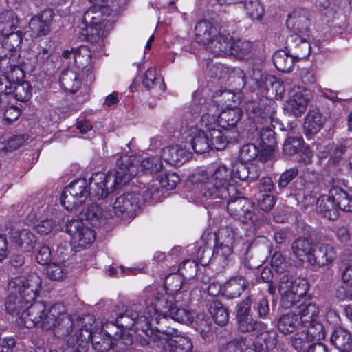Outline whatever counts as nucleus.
I'll return each mask as SVG.
<instances>
[{"label":"nucleus","mask_w":352,"mask_h":352,"mask_svg":"<svg viewBox=\"0 0 352 352\" xmlns=\"http://www.w3.org/2000/svg\"><path fill=\"white\" fill-rule=\"evenodd\" d=\"M193 318L194 315L192 312L186 309L179 308L175 303L170 312L165 317H162L159 319L157 317H155L156 323L158 324V327L146 330V336L149 338V341L144 340L142 344H148L152 342H157L158 345L161 346L178 332L175 328L168 325L171 320L188 324L193 321Z\"/></svg>","instance_id":"f257e3e1"},{"label":"nucleus","mask_w":352,"mask_h":352,"mask_svg":"<svg viewBox=\"0 0 352 352\" xmlns=\"http://www.w3.org/2000/svg\"><path fill=\"white\" fill-rule=\"evenodd\" d=\"M319 209L329 219L338 217V210L352 211V199L346 190V186L340 180L333 179L327 195L321 196L318 201Z\"/></svg>","instance_id":"f03ea898"},{"label":"nucleus","mask_w":352,"mask_h":352,"mask_svg":"<svg viewBox=\"0 0 352 352\" xmlns=\"http://www.w3.org/2000/svg\"><path fill=\"white\" fill-rule=\"evenodd\" d=\"M112 10L107 5H95L85 12L82 20L89 34V41L98 42L106 36V30L113 23V20L109 19Z\"/></svg>","instance_id":"7ed1b4c3"},{"label":"nucleus","mask_w":352,"mask_h":352,"mask_svg":"<svg viewBox=\"0 0 352 352\" xmlns=\"http://www.w3.org/2000/svg\"><path fill=\"white\" fill-rule=\"evenodd\" d=\"M278 290L282 294V306L286 309L294 308L307 293L309 285L304 278L292 279L284 274L280 278Z\"/></svg>","instance_id":"20e7f679"},{"label":"nucleus","mask_w":352,"mask_h":352,"mask_svg":"<svg viewBox=\"0 0 352 352\" xmlns=\"http://www.w3.org/2000/svg\"><path fill=\"white\" fill-rule=\"evenodd\" d=\"M146 296V301L147 304H149L152 307L149 309L147 317H149V320H153V322H155L156 317L160 318L165 317L166 314L170 312L171 308L174 305L175 302H178L179 300L177 299L180 298V294H178L175 296L173 294H170L167 292H160L153 290L152 287H147L144 292Z\"/></svg>","instance_id":"39448f33"},{"label":"nucleus","mask_w":352,"mask_h":352,"mask_svg":"<svg viewBox=\"0 0 352 352\" xmlns=\"http://www.w3.org/2000/svg\"><path fill=\"white\" fill-rule=\"evenodd\" d=\"M198 188L201 196L209 205L219 204L222 200H228L229 197L238 193L235 186L226 188L208 176L199 182Z\"/></svg>","instance_id":"423d86ee"},{"label":"nucleus","mask_w":352,"mask_h":352,"mask_svg":"<svg viewBox=\"0 0 352 352\" xmlns=\"http://www.w3.org/2000/svg\"><path fill=\"white\" fill-rule=\"evenodd\" d=\"M89 195L86 179H79L68 185L60 197V203L67 210L80 205Z\"/></svg>","instance_id":"0eeeda50"},{"label":"nucleus","mask_w":352,"mask_h":352,"mask_svg":"<svg viewBox=\"0 0 352 352\" xmlns=\"http://www.w3.org/2000/svg\"><path fill=\"white\" fill-rule=\"evenodd\" d=\"M227 210L230 215L244 223L251 222L256 224L254 204L243 197L231 196L228 199Z\"/></svg>","instance_id":"6e6552de"},{"label":"nucleus","mask_w":352,"mask_h":352,"mask_svg":"<svg viewBox=\"0 0 352 352\" xmlns=\"http://www.w3.org/2000/svg\"><path fill=\"white\" fill-rule=\"evenodd\" d=\"M10 287L30 303L35 299L41 288V278L37 273H30L23 278H14L9 283Z\"/></svg>","instance_id":"1a4fd4ad"},{"label":"nucleus","mask_w":352,"mask_h":352,"mask_svg":"<svg viewBox=\"0 0 352 352\" xmlns=\"http://www.w3.org/2000/svg\"><path fill=\"white\" fill-rule=\"evenodd\" d=\"M117 325L122 329H131L135 324H137V329L141 328L142 331L146 333V330L153 328V320H149L146 315H140L139 312V306H133L126 309L124 314H120L116 318Z\"/></svg>","instance_id":"9d476101"},{"label":"nucleus","mask_w":352,"mask_h":352,"mask_svg":"<svg viewBox=\"0 0 352 352\" xmlns=\"http://www.w3.org/2000/svg\"><path fill=\"white\" fill-rule=\"evenodd\" d=\"M141 205V194L137 192L124 193L116 198L113 203L116 215L122 217L133 218Z\"/></svg>","instance_id":"9b49d317"},{"label":"nucleus","mask_w":352,"mask_h":352,"mask_svg":"<svg viewBox=\"0 0 352 352\" xmlns=\"http://www.w3.org/2000/svg\"><path fill=\"white\" fill-rule=\"evenodd\" d=\"M137 174L136 167L130 162L127 156L121 157L116 163V167L113 172H109V182L112 187H119L128 183Z\"/></svg>","instance_id":"f8f14e48"},{"label":"nucleus","mask_w":352,"mask_h":352,"mask_svg":"<svg viewBox=\"0 0 352 352\" xmlns=\"http://www.w3.org/2000/svg\"><path fill=\"white\" fill-rule=\"evenodd\" d=\"M270 251V245L265 239L256 240L245 254V265L249 269L258 268L267 260Z\"/></svg>","instance_id":"ddd939ff"},{"label":"nucleus","mask_w":352,"mask_h":352,"mask_svg":"<svg viewBox=\"0 0 352 352\" xmlns=\"http://www.w3.org/2000/svg\"><path fill=\"white\" fill-rule=\"evenodd\" d=\"M66 232L75 243L84 248L91 244L96 239V232L92 229L85 226L83 222L78 219H72L66 224Z\"/></svg>","instance_id":"4468645a"},{"label":"nucleus","mask_w":352,"mask_h":352,"mask_svg":"<svg viewBox=\"0 0 352 352\" xmlns=\"http://www.w3.org/2000/svg\"><path fill=\"white\" fill-rule=\"evenodd\" d=\"M47 311L46 305L43 302H34L28 305V307L23 311L21 315L16 318L19 326L28 329L40 325L44 312Z\"/></svg>","instance_id":"2eb2a0df"},{"label":"nucleus","mask_w":352,"mask_h":352,"mask_svg":"<svg viewBox=\"0 0 352 352\" xmlns=\"http://www.w3.org/2000/svg\"><path fill=\"white\" fill-rule=\"evenodd\" d=\"M336 257V250L330 244L317 243L314 245L312 254L309 255L308 263L319 267L331 263Z\"/></svg>","instance_id":"dca6fc26"},{"label":"nucleus","mask_w":352,"mask_h":352,"mask_svg":"<svg viewBox=\"0 0 352 352\" xmlns=\"http://www.w3.org/2000/svg\"><path fill=\"white\" fill-rule=\"evenodd\" d=\"M116 188V187L111 188L108 175L100 172L92 175L88 184L89 195L98 199L106 198Z\"/></svg>","instance_id":"f3484780"},{"label":"nucleus","mask_w":352,"mask_h":352,"mask_svg":"<svg viewBox=\"0 0 352 352\" xmlns=\"http://www.w3.org/2000/svg\"><path fill=\"white\" fill-rule=\"evenodd\" d=\"M10 241L11 247L24 252H30L34 248L37 237L30 230L23 229L12 231Z\"/></svg>","instance_id":"a211bd4d"},{"label":"nucleus","mask_w":352,"mask_h":352,"mask_svg":"<svg viewBox=\"0 0 352 352\" xmlns=\"http://www.w3.org/2000/svg\"><path fill=\"white\" fill-rule=\"evenodd\" d=\"M219 35L217 28L208 20L198 21L195 27V39L200 45L209 50L214 38Z\"/></svg>","instance_id":"6ab92c4d"},{"label":"nucleus","mask_w":352,"mask_h":352,"mask_svg":"<svg viewBox=\"0 0 352 352\" xmlns=\"http://www.w3.org/2000/svg\"><path fill=\"white\" fill-rule=\"evenodd\" d=\"M274 80L272 76H263L258 69H253L252 74L244 75L243 77L245 85H248L252 89H258L261 91H268L270 89L269 85H271L272 88L274 87L276 89L281 86L279 82Z\"/></svg>","instance_id":"aec40b11"},{"label":"nucleus","mask_w":352,"mask_h":352,"mask_svg":"<svg viewBox=\"0 0 352 352\" xmlns=\"http://www.w3.org/2000/svg\"><path fill=\"white\" fill-rule=\"evenodd\" d=\"M227 352H263L264 346L262 342L250 337L239 336L230 340L226 346Z\"/></svg>","instance_id":"412c9836"},{"label":"nucleus","mask_w":352,"mask_h":352,"mask_svg":"<svg viewBox=\"0 0 352 352\" xmlns=\"http://www.w3.org/2000/svg\"><path fill=\"white\" fill-rule=\"evenodd\" d=\"M53 16V10L45 9L40 14L32 17L29 23V28L32 36H41L46 35L50 30Z\"/></svg>","instance_id":"4be33fe9"},{"label":"nucleus","mask_w":352,"mask_h":352,"mask_svg":"<svg viewBox=\"0 0 352 352\" xmlns=\"http://www.w3.org/2000/svg\"><path fill=\"white\" fill-rule=\"evenodd\" d=\"M189 157L190 153L177 144L166 146L161 152V157L166 163L175 166H181L189 159Z\"/></svg>","instance_id":"5701e85b"},{"label":"nucleus","mask_w":352,"mask_h":352,"mask_svg":"<svg viewBox=\"0 0 352 352\" xmlns=\"http://www.w3.org/2000/svg\"><path fill=\"white\" fill-rule=\"evenodd\" d=\"M287 26L295 33L303 34L309 31L310 24L308 12L304 9H296L289 14Z\"/></svg>","instance_id":"b1692460"},{"label":"nucleus","mask_w":352,"mask_h":352,"mask_svg":"<svg viewBox=\"0 0 352 352\" xmlns=\"http://www.w3.org/2000/svg\"><path fill=\"white\" fill-rule=\"evenodd\" d=\"M231 172L232 177L234 176L241 181L249 182L256 180L260 176V170L256 164L242 161L234 164Z\"/></svg>","instance_id":"393cba45"},{"label":"nucleus","mask_w":352,"mask_h":352,"mask_svg":"<svg viewBox=\"0 0 352 352\" xmlns=\"http://www.w3.org/2000/svg\"><path fill=\"white\" fill-rule=\"evenodd\" d=\"M155 344L157 347L162 348V352H191L192 343L190 339L186 336H178L176 333L173 337L169 338L161 346Z\"/></svg>","instance_id":"a878e982"},{"label":"nucleus","mask_w":352,"mask_h":352,"mask_svg":"<svg viewBox=\"0 0 352 352\" xmlns=\"http://www.w3.org/2000/svg\"><path fill=\"white\" fill-rule=\"evenodd\" d=\"M78 221H86L91 226L98 227L105 223L107 217L102 208L97 204H91L85 208L79 214Z\"/></svg>","instance_id":"bb28decb"},{"label":"nucleus","mask_w":352,"mask_h":352,"mask_svg":"<svg viewBox=\"0 0 352 352\" xmlns=\"http://www.w3.org/2000/svg\"><path fill=\"white\" fill-rule=\"evenodd\" d=\"M287 47L295 58L300 59L307 56L310 53V45L298 34L290 35L286 40Z\"/></svg>","instance_id":"cd10ccee"},{"label":"nucleus","mask_w":352,"mask_h":352,"mask_svg":"<svg viewBox=\"0 0 352 352\" xmlns=\"http://www.w3.org/2000/svg\"><path fill=\"white\" fill-rule=\"evenodd\" d=\"M294 309V307H292ZM297 315L302 326L310 325L316 319L319 310L315 303L307 300H303L300 304L295 305Z\"/></svg>","instance_id":"c85d7f7f"},{"label":"nucleus","mask_w":352,"mask_h":352,"mask_svg":"<svg viewBox=\"0 0 352 352\" xmlns=\"http://www.w3.org/2000/svg\"><path fill=\"white\" fill-rule=\"evenodd\" d=\"M330 342L340 351L351 352L352 350V336L351 333L340 327H336L330 336Z\"/></svg>","instance_id":"c756f323"},{"label":"nucleus","mask_w":352,"mask_h":352,"mask_svg":"<svg viewBox=\"0 0 352 352\" xmlns=\"http://www.w3.org/2000/svg\"><path fill=\"white\" fill-rule=\"evenodd\" d=\"M243 115V112L239 107L225 109L218 115L219 125L226 130L235 128L241 121Z\"/></svg>","instance_id":"7c9ffc66"},{"label":"nucleus","mask_w":352,"mask_h":352,"mask_svg":"<svg viewBox=\"0 0 352 352\" xmlns=\"http://www.w3.org/2000/svg\"><path fill=\"white\" fill-rule=\"evenodd\" d=\"M82 327L75 333L77 343L86 344L89 346V340L91 341L92 337L96 332L93 331V324L96 322V318L94 315L87 314L81 317L80 320Z\"/></svg>","instance_id":"2f4dec72"},{"label":"nucleus","mask_w":352,"mask_h":352,"mask_svg":"<svg viewBox=\"0 0 352 352\" xmlns=\"http://www.w3.org/2000/svg\"><path fill=\"white\" fill-rule=\"evenodd\" d=\"M30 302H26L22 296L12 289L5 301L6 310L13 316L19 317L23 311L26 309Z\"/></svg>","instance_id":"473e14b6"},{"label":"nucleus","mask_w":352,"mask_h":352,"mask_svg":"<svg viewBox=\"0 0 352 352\" xmlns=\"http://www.w3.org/2000/svg\"><path fill=\"white\" fill-rule=\"evenodd\" d=\"M307 98L298 90L292 94L285 104V109L296 117L302 116L307 107Z\"/></svg>","instance_id":"72a5a7b5"},{"label":"nucleus","mask_w":352,"mask_h":352,"mask_svg":"<svg viewBox=\"0 0 352 352\" xmlns=\"http://www.w3.org/2000/svg\"><path fill=\"white\" fill-rule=\"evenodd\" d=\"M232 38L230 35L219 34L209 47V51L215 56H230L232 50Z\"/></svg>","instance_id":"f704fd0d"},{"label":"nucleus","mask_w":352,"mask_h":352,"mask_svg":"<svg viewBox=\"0 0 352 352\" xmlns=\"http://www.w3.org/2000/svg\"><path fill=\"white\" fill-rule=\"evenodd\" d=\"M29 64L32 69H34L37 66L43 65L47 60H50L52 56V51L50 47L47 44L43 46L41 44L34 45L31 52L28 53Z\"/></svg>","instance_id":"c9c22d12"},{"label":"nucleus","mask_w":352,"mask_h":352,"mask_svg":"<svg viewBox=\"0 0 352 352\" xmlns=\"http://www.w3.org/2000/svg\"><path fill=\"white\" fill-rule=\"evenodd\" d=\"M314 248L312 240L305 237H299L292 243L293 255L301 261H303L306 257L308 262L309 256L312 254Z\"/></svg>","instance_id":"e433bc0d"},{"label":"nucleus","mask_w":352,"mask_h":352,"mask_svg":"<svg viewBox=\"0 0 352 352\" xmlns=\"http://www.w3.org/2000/svg\"><path fill=\"white\" fill-rule=\"evenodd\" d=\"M261 126L262 125L256 124L252 126L253 133H256L263 147L272 151L276 144V134L270 126L266 127H261Z\"/></svg>","instance_id":"4c0bfd02"},{"label":"nucleus","mask_w":352,"mask_h":352,"mask_svg":"<svg viewBox=\"0 0 352 352\" xmlns=\"http://www.w3.org/2000/svg\"><path fill=\"white\" fill-rule=\"evenodd\" d=\"M245 109L249 119L254 125H263L271 122V116L269 113L262 111L259 104L255 101H249L245 104Z\"/></svg>","instance_id":"58836bf2"},{"label":"nucleus","mask_w":352,"mask_h":352,"mask_svg":"<svg viewBox=\"0 0 352 352\" xmlns=\"http://www.w3.org/2000/svg\"><path fill=\"white\" fill-rule=\"evenodd\" d=\"M324 120L321 113L316 110L309 111L305 117L304 130L306 136L310 138L317 133L323 126Z\"/></svg>","instance_id":"ea45409f"},{"label":"nucleus","mask_w":352,"mask_h":352,"mask_svg":"<svg viewBox=\"0 0 352 352\" xmlns=\"http://www.w3.org/2000/svg\"><path fill=\"white\" fill-rule=\"evenodd\" d=\"M301 324L299 316L293 311L283 314L278 322V329L283 334L293 333Z\"/></svg>","instance_id":"a19ab883"},{"label":"nucleus","mask_w":352,"mask_h":352,"mask_svg":"<svg viewBox=\"0 0 352 352\" xmlns=\"http://www.w3.org/2000/svg\"><path fill=\"white\" fill-rule=\"evenodd\" d=\"M73 325L74 321L71 316L63 310L52 330L57 338H64L72 333Z\"/></svg>","instance_id":"79ce46f5"},{"label":"nucleus","mask_w":352,"mask_h":352,"mask_svg":"<svg viewBox=\"0 0 352 352\" xmlns=\"http://www.w3.org/2000/svg\"><path fill=\"white\" fill-rule=\"evenodd\" d=\"M60 84L65 91L75 93L80 87V80L76 72L72 69L63 70L59 78Z\"/></svg>","instance_id":"37998d69"},{"label":"nucleus","mask_w":352,"mask_h":352,"mask_svg":"<svg viewBox=\"0 0 352 352\" xmlns=\"http://www.w3.org/2000/svg\"><path fill=\"white\" fill-rule=\"evenodd\" d=\"M248 285L249 283L245 277H233L226 283L225 292L228 297L234 298L239 297Z\"/></svg>","instance_id":"c03bdc74"},{"label":"nucleus","mask_w":352,"mask_h":352,"mask_svg":"<svg viewBox=\"0 0 352 352\" xmlns=\"http://www.w3.org/2000/svg\"><path fill=\"white\" fill-rule=\"evenodd\" d=\"M209 135L203 130H196L191 140V146L197 153L203 154L212 150Z\"/></svg>","instance_id":"a18cd8bd"},{"label":"nucleus","mask_w":352,"mask_h":352,"mask_svg":"<svg viewBox=\"0 0 352 352\" xmlns=\"http://www.w3.org/2000/svg\"><path fill=\"white\" fill-rule=\"evenodd\" d=\"M295 57L284 50L276 52L273 56V62L276 68L282 72H289L294 64Z\"/></svg>","instance_id":"49530a36"},{"label":"nucleus","mask_w":352,"mask_h":352,"mask_svg":"<svg viewBox=\"0 0 352 352\" xmlns=\"http://www.w3.org/2000/svg\"><path fill=\"white\" fill-rule=\"evenodd\" d=\"M63 309V307L60 304H55L51 306L44 312L39 327L44 330L53 329Z\"/></svg>","instance_id":"de8ad7c7"},{"label":"nucleus","mask_w":352,"mask_h":352,"mask_svg":"<svg viewBox=\"0 0 352 352\" xmlns=\"http://www.w3.org/2000/svg\"><path fill=\"white\" fill-rule=\"evenodd\" d=\"M214 182H217L220 186H224L226 188L230 186H235L230 184L232 179V172L225 164H221L215 167L210 175H207Z\"/></svg>","instance_id":"09e8293b"},{"label":"nucleus","mask_w":352,"mask_h":352,"mask_svg":"<svg viewBox=\"0 0 352 352\" xmlns=\"http://www.w3.org/2000/svg\"><path fill=\"white\" fill-rule=\"evenodd\" d=\"M236 321L239 331L243 333L265 329V324L254 318L252 315L237 318Z\"/></svg>","instance_id":"8fccbe9b"},{"label":"nucleus","mask_w":352,"mask_h":352,"mask_svg":"<svg viewBox=\"0 0 352 352\" xmlns=\"http://www.w3.org/2000/svg\"><path fill=\"white\" fill-rule=\"evenodd\" d=\"M218 107L214 102L209 104L208 112L204 113L201 119V126L204 127L208 131H211L219 126L218 123Z\"/></svg>","instance_id":"3c124183"},{"label":"nucleus","mask_w":352,"mask_h":352,"mask_svg":"<svg viewBox=\"0 0 352 352\" xmlns=\"http://www.w3.org/2000/svg\"><path fill=\"white\" fill-rule=\"evenodd\" d=\"M208 309L217 324L224 325L228 323L229 320L228 312L220 301L213 300L210 304Z\"/></svg>","instance_id":"603ef678"},{"label":"nucleus","mask_w":352,"mask_h":352,"mask_svg":"<svg viewBox=\"0 0 352 352\" xmlns=\"http://www.w3.org/2000/svg\"><path fill=\"white\" fill-rule=\"evenodd\" d=\"M11 86L12 87V98L23 102L30 100L32 95L31 85L28 81L11 82Z\"/></svg>","instance_id":"864d4df0"},{"label":"nucleus","mask_w":352,"mask_h":352,"mask_svg":"<svg viewBox=\"0 0 352 352\" xmlns=\"http://www.w3.org/2000/svg\"><path fill=\"white\" fill-rule=\"evenodd\" d=\"M92 346L98 352H107L113 347V340L104 333L96 332L91 340Z\"/></svg>","instance_id":"5fc2aeb1"},{"label":"nucleus","mask_w":352,"mask_h":352,"mask_svg":"<svg viewBox=\"0 0 352 352\" xmlns=\"http://www.w3.org/2000/svg\"><path fill=\"white\" fill-rule=\"evenodd\" d=\"M240 239L238 229L232 226H228L221 228L219 232L217 240L221 243L233 246Z\"/></svg>","instance_id":"6e6d98bb"},{"label":"nucleus","mask_w":352,"mask_h":352,"mask_svg":"<svg viewBox=\"0 0 352 352\" xmlns=\"http://www.w3.org/2000/svg\"><path fill=\"white\" fill-rule=\"evenodd\" d=\"M257 340L263 342L264 351L273 349L276 345V332L274 329L267 330L265 325V329L258 331Z\"/></svg>","instance_id":"4d7b16f0"},{"label":"nucleus","mask_w":352,"mask_h":352,"mask_svg":"<svg viewBox=\"0 0 352 352\" xmlns=\"http://www.w3.org/2000/svg\"><path fill=\"white\" fill-rule=\"evenodd\" d=\"M311 341L312 338L305 330H302L296 333L292 338V345L298 352H307Z\"/></svg>","instance_id":"13d9d810"},{"label":"nucleus","mask_w":352,"mask_h":352,"mask_svg":"<svg viewBox=\"0 0 352 352\" xmlns=\"http://www.w3.org/2000/svg\"><path fill=\"white\" fill-rule=\"evenodd\" d=\"M303 143L301 137L289 136L284 142L283 151L286 155H294L302 151Z\"/></svg>","instance_id":"bf43d9fd"},{"label":"nucleus","mask_w":352,"mask_h":352,"mask_svg":"<svg viewBox=\"0 0 352 352\" xmlns=\"http://www.w3.org/2000/svg\"><path fill=\"white\" fill-rule=\"evenodd\" d=\"M133 344L132 336L124 330H120L118 336L113 338V347L117 351L124 352L127 351Z\"/></svg>","instance_id":"052dcab7"},{"label":"nucleus","mask_w":352,"mask_h":352,"mask_svg":"<svg viewBox=\"0 0 352 352\" xmlns=\"http://www.w3.org/2000/svg\"><path fill=\"white\" fill-rule=\"evenodd\" d=\"M163 165L160 158L155 156L144 159L141 162V170L145 174H156L162 169Z\"/></svg>","instance_id":"680f3d73"},{"label":"nucleus","mask_w":352,"mask_h":352,"mask_svg":"<svg viewBox=\"0 0 352 352\" xmlns=\"http://www.w3.org/2000/svg\"><path fill=\"white\" fill-rule=\"evenodd\" d=\"M254 308L260 319L265 320L270 317L271 308L270 302L266 297H255L254 296Z\"/></svg>","instance_id":"e2e57ef3"},{"label":"nucleus","mask_w":352,"mask_h":352,"mask_svg":"<svg viewBox=\"0 0 352 352\" xmlns=\"http://www.w3.org/2000/svg\"><path fill=\"white\" fill-rule=\"evenodd\" d=\"M91 58V50L87 46L82 45L76 49L74 63L78 68H84L90 65Z\"/></svg>","instance_id":"0e129e2a"},{"label":"nucleus","mask_w":352,"mask_h":352,"mask_svg":"<svg viewBox=\"0 0 352 352\" xmlns=\"http://www.w3.org/2000/svg\"><path fill=\"white\" fill-rule=\"evenodd\" d=\"M162 188L160 184H155L148 185L147 187L144 186L142 195H141V201H160L161 195L162 193Z\"/></svg>","instance_id":"69168bd1"},{"label":"nucleus","mask_w":352,"mask_h":352,"mask_svg":"<svg viewBox=\"0 0 352 352\" xmlns=\"http://www.w3.org/2000/svg\"><path fill=\"white\" fill-rule=\"evenodd\" d=\"M232 53L231 55L238 58L243 59L248 58L252 51V44L247 41L238 40L232 43Z\"/></svg>","instance_id":"338daca9"},{"label":"nucleus","mask_w":352,"mask_h":352,"mask_svg":"<svg viewBox=\"0 0 352 352\" xmlns=\"http://www.w3.org/2000/svg\"><path fill=\"white\" fill-rule=\"evenodd\" d=\"M233 246L219 243L217 245L214 249L212 256L213 258L219 262L226 263L231 259L233 252Z\"/></svg>","instance_id":"774afa93"}]
</instances>
